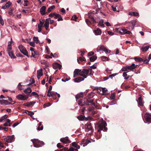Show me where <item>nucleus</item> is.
Here are the masks:
<instances>
[{
  "instance_id": "59",
  "label": "nucleus",
  "mask_w": 151,
  "mask_h": 151,
  "mask_svg": "<svg viewBox=\"0 0 151 151\" xmlns=\"http://www.w3.org/2000/svg\"><path fill=\"white\" fill-rule=\"evenodd\" d=\"M14 10V9H10V10L9 11L8 13L10 15H12L13 13V11Z\"/></svg>"
},
{
  "instance_id": "2",
  "label": "nucleus",
  "mask_w": 151,
  "mask_h": 151,
  "mask_svg": "<svg viewBox=\"0 0 151 151\" xmlns=\"http://www.w3.org/2000/svg\"><path fill=\"white\" fill-rule=\"evenodd\" d=\"M31 141L32 142L34 147H41L44 145V142L42 141H40L38 139H32Z\"/></svg>"
},
{
  "instance_id": "26",
  "label": "nucleus",
  "mask_w": 151,
  "mask_h": 151,
  "mask_svg": "<svg viewBox=\"0 0 151 151\" xmlns=\"http://www.w3.org/2000/svg\"><path fill=\"white\" fill-rule=\"evenodd\" d=\"M83 97V93L81 92L80 93L78 94L76 96V99H78L80 98H82Z\"/></svg>"
},
{
  "instance_id": "37",
  "label": "nucleus",
  "mask_w": 151,
  "mask_h": 151,
  "mask_svg": "<svg viewBox=\"0 0 151 151\" xmlns=\"http://www.w3.org/2000/svg\"><path fill=\"white\" fill-rule=\"evenodd\" d=\"M72 145L77 149H80V146L75 142H73L72 143Z\"/></svg>"
},
{
  "instance_id": "38",
  "label": "nucleus",
  "mask_w": 151,
  "mask_h": 151,
  "mask_svg": "<svg viewBox=\"0 0 151 151\" xmlns=\"http://www.w3.org/2000/svg\"><path fill=\"white\" fill-rule=\"evenodd\" d=\"M55 6L54 5H52L50 7L48 8L47 10V12L48 13L50 12L53 9L55 8Z\"/></svg>"
},
{
  "instance_id": "23",
  "label": "nucleus",
  "mask_w": 151,
  "mask_h": 151,
  "mask_svg": "<svg viewBox=\"0 0 151 151\" xmlns=\"http://www.w3.org/2000/svg\"><path fill=\"white\" fill-rule=\"evenodd\" d=\"M123 29V28H115V32H119L120 34L122 35H123V33L121 31V30L122 31V30Z\"/></svg>"
},
{
  "instance_id": "47",
  "label": "nucleus",
  "mask_w": 151,
  "mask_h": 151,
  "mask_svg": "<svg viewBox=\"0 0 151 151\" xmlns=\"http://www.w3.org/2000/svg\"><path fill=\"white\" fill-rule=\"evenodd\" d=\"M0 23L1 24L2 26H3L4 24V22L3 20L1 15H0Z\"/></svg>"
},
{
  "instance_id": "58",
  "label": "nucleus",
  "mask_w": 151,
  "mask_h": 151,
  "mask_svg": "<svg viewBox=\"0 0 151 151\" xmlns=\"http://www.w3.org/2000/svg\"><path fill=\"white\" fill-rule=\"evenodd\" d=\"M70 79V77L68 78H66L65 80L63 79H62V81L64 82H65L66 81H68Z\"/></svg>"
},
{
  "instance_id": "3",
  "label": "nucleus",
  "mask_w": 151,
  "mask_h": 151,
  "mask_svg": "<svg viewBox=\"0 0 151 151\" xmlns=\"http://www.w3.org/2000/svg\"><path fill=\"white\" fill-rule=\"evenodd\" d=\"M18 48L21 52L24 55L28 56V53L27 52L26 48L22 45L18 46Z\"/></svg>"
},
{
  "instance_id": "17",
  "label": "nucleus",
  "mask_w": 151,
  "mask_h": 151,
  "mask_svg": "<svg viewBox=\"0 0 151 151\" xmlns=\"http://www.w3.org/2000/svg\"><path fill=\"white\" fill-rule=\"evenodd\" d=\"M42 75V68H41L40 70L37 71V77L39 79Z\"/></svg>"
},
{
  "instance_id": "25",
  "label": "nucleus",
  "mask_w": 151,
  "mask_h": 151,
  "mask_svg": "<svg viewBox=\"0 0 151 151\" xmlns=\"http://www.w3.org/2000/svg\"><path fill=\"white\" fill-rule=\"evenodd\" d=\"M122 31L123 33V34H132L131 32L129 31H128L126 29L124 28V27H123V29L122 30Z\"/></svg>"
},
{
  "instance_id": "19",
  "label": "nucleus",
  "mask_w": 151,
  "mask_h": 151,
  "mask_svg": "<svg viewBox=\"0 0 151 151\" xmlns=\"http://www.w3.org/2000/svg\"><path fill=\"white\" fill-rule=\"evenodd\" d=\"M82 71L83 73L85 74V75H83L84 76V78H86L89 76V70L83 69Z\"/></svg>"
},
{
  "instance_id": "7",
  "label": "nucleus",
  "mask_w": 151,
  "mask_h": 151,
  "mask_svg": "<svg viewBox=\"0 0 151 151\" xmlns=\"http://www.w3.org/2000/svg\"><path fill=\"white\" fill-rule=\"evenodd\" d=\"M146 121L149 123H151V115L148 113H146L145 115Z\"/></svg>"
},
{
  "instance_id": "57",
  "label": "nucleus",
  "mask_w": 151,
  "mask_h": 151,
  "mask_svg": "<svg viewBox=\"0 0 151 151\" xmlns=\"http://www.w3.org/2000/svg\"><path fill=\"white\" fill-rule=\"evenodd\" d=\"M60 16V15L58 14H57L55 13L54 17L55 19H57V18H58Z\"/></svg>"
},
{
  "instance_id": "43",
  "label": "nucleus",
  "mask_w": 151,
  "mask_h": 151,
  "mask_svg": "<svg viewBox=\"0 0 151 151\" xmlns=\"http://www.w3.org/2000/svg\"><path fill=\"white\" fill-rule=\"evenodd\" d=\"M33 41L36 43L37 44L39 43V40L38 37H33Z\"/></svg>"
},
{
  "instance_id": "61",
  "label": "nucleus",
  "mask_w": 151,
  "mask_h": 151,
  "mask_svg": "<svg viewBox=\"0 0 151 151\" xmlns=\"http://www.w3.org/2000/svg\"><path fill=\"white\" fill-rule=\"evenodd\" d=\"M57 147H58L59 148H62L63 147V146L60 145V143H58L57 144Z\"/></svg>"
},
{
  "instance_id": "50",
  "label": "nucleus",
  "mask_w": 151,
  "mask_h": 151,
  "mask_svg": "<svg viewBox=\"0 0 151 151\" xmlns=\"http://www.w3.org/2000/svg\"><path fill=\"white\" fill-rule=\"evenodd\" d=\"M18 89L20 90H22L23 89V88L22 87V85H21V83H19L18 85Z\"/></svg>"
},
{
  "instance_id": "45",
  "label": "nucleus",
  "mask_w": 151,
  "mask_h": 151,
  "mask_svg": "<svg viewBox=\"0 0 151 151\" xmlns=\"http://www.w3.org/2000/svg\"><path fill=\"white\" fill-rule=\"evenodd\" d=\"M104 21L103 20H101L99 22V25L103 27H104V24H103Z\"/></svg>"
},
{
  "instance_id": "20",
  "label": "nucleus",
  "mask_w": 151,
  "mask_h": 151,
  "mask_svg": "<svg viewBox=\"0 0 151 151\" xmlns=\"http://www.w3.org/2000/svg\"><path fill=\"white\" fill-rule=\"evenodd\" d=\"M137 66V65L135 66V64L134 63H132L130 66H127L128 70H130L134 69L136 68Z\"/></svg>"
},
{
  "instance_id": "30",
  "label": "nucleus",
  "mask_w": 151,
  "mask_h": 151,
  "mask_svg": "<svg viewBox=\"0 0 151 151\" xmlns=\"http://www.w3.org/2000/svg\"><path fill=\"white\" fill-rule=\"evenodd\" d=\"M35 103V102H30L24 103V105L25 106L28 107L29 106H30L32 104H34Z\"/></svg>"
},
{
  "instance_id": "10",
  "label": "nucleus",
  "mask_w": 151,
  "mask_h": 151,
  "mask_svg": "<svg viewBox=\"0 0 151 151\" xmlns=\"http://www.w3.org/2000/svg\"><path fill=\"white\" fill-rule=\"evenodd\" d=\"M78 119L80 120H85L86 121L91 120L92 119L91 117L88 116L87 117H85V116L81 115L80 116H78Z\"/></svg>"
},
{
  "instance_id": "39",
  "label": "nucleus",
  "mask_w": 151,
  "mask_h": 151,
  "mask_svg": "<svg viewBox=\"0 0 151 151\" xmlns=\"http://www.w3.org/2000/svg\"><path fill=\"white\" fill-rule=\"evenodd\" d=\"M9 55L11 58H15L13 53L12 51L8 52Z\"/></svg>"
},
{
  "instance_id": "41",
  "label": "nucleus",
  "mask_w": 151,
  "mask_h": 151,
  "mask_svg": "<svg viewBox=\"0 0 151 151\" xmlns=\"http://www.w3.org/2000/svg\"><path fill=\"white\" fill-rule=\"evenodd\" d=\"M97 57L96 56H93L90 58V60L91 62H93L96 59Z\"/></svg>"
},
{
  "instance_id": "16",
  "label": "nucleus",
  "mask_w": 151,
  "mask_h": 151,
  "mask_svg": "<svg viewBox=\"0 0 151 151\" xmlns=\"http://www.w3.org/2000/svg\"><path fill=\"white\" fill-rule=\"evenodd\" d=\"M46 7L45 6H42L40 9V12L42 15H44L45 14Z\"/></svg>"
},
{
  "instance_id": "14",
  "label": "nucleus",
  "mask_w": 151,
  "mask_h": 151,
  "mask_svg": "<svg viewBox=\"0 0 151 151\" xmlns=\"http://www.w3.org/2000/svg\"><path fill=\"white\" fill-rule=\"evenodd\" d=\"M86 130L87 131H90V132H92L93 131L92 127L91 125L90 124H87L86 125Z\"/></svg>"
},
{
  "instance_id": "1",
  "label": "nucleus",
  "mask_w": 151,
  "mask_h": 151,
  "mask_svg": "<svg viewBox=\"0 0 151 151\" xmlns=\"http://www.w3.org/2000/svg\"><path fill=\"white\" fill-rule=\"evenodd\" d=\"M95 125V127L97 128V131L98 132L101 130L104 131H106L107 130L106 126L107 125L105 121H102L99 122Z\"/></svg>"
},
{
  "instance_id": "21",
  "label": "nucleus",
  "mask_w": 151,
  "mask_h": 151,
  "mask_svg": "<svg viewBox=\"0 0 151 151\" xmlns=\"http://www.w3.org/2000/svg\"><path fill=\"white\" fill-rule=\"evenodd\" d=\"M94 33L96 35H100L101 34V31L99 28H97L94 31Z\"/></svg>"
},
{
  "instance_id": "56",
  "label": "nucleus",
  "mask_w": 151,
  "mask_h": 151,
  "mask_svg": "<svg viewBox=\"0 0 151 151\" xmlns=\"http://www.w3.org/2000/svg\"><path fill=\"white\" fill-rule=\"evenodd\" d=\"M77 18V17L75 15H74L71 18V20L74 21H76Z\"/></svg>"
},
{
  "instance_id": "48",
  "label": "nucleus",
  "mask_w": 151,
  "mask_h": 151,
  "mask_svg": "<svg viewBox=\"0 0 151 151\" xmlns=\"http://www.w3.org/2000/svg\"><path fill=\"white\" fill-rule=\"evenodd\" d=\"M44 22L43 20L42 21L40 20V23L38 25V27H42Z\"/></svg>"
},
{
  "instance_id": "24",
  "label": "nucleus",
  "mask_w": 151,
  "mask_h": 151,
  "mask_svg": "<svg viewBox=\"0 0 151 151\" xmlns=\"http://www.w3.org/2000/svg\"><path fill=\"white\" fill-rule=\"evenodd\" d=\"M10 120L9 119H8L6 120V122H5L3 125L5 127L10 126L11 124L10 123Z\"/></svg>"
},
{
  "instance_id": "60",
  "label": "nucleus",
  "mask_w": 151,
  "mask_h": 151,
  "mask_svg": "<svg viewBox=\"0 0 151 151\" xmlns=\"http://www.w3.org/2000/svg\"><path fill=\"white\" fill-rule=\"evenodd\" d=\"M122 70L124 71H127L128 70L127 66L122 68Z\"/></svg>"
},
{
  "instance_id": "52",
  "label": "nucleus",
  "mask_w": 151,
  "mask_h": 151,
  "mask_svg": "<svg viewBox=\"0 0 151 151\" xmlns=\"http://www.w3.org/2000/svg\"><path fill=\"white\" fill-rule=\"evenodd\" d=\"M31 96H37V97L39 96V94L36 93L35 92H32V93H31Z\"/></svg>"
},
{
  "instance_id": "15",
  "label": "nucleus",
  "mask_w": 151,
  "mask_h": 151,
  "mask_svg": "<svg viewBox=\"0 0 151 151\" xmlns=\"http://www.w3.org/2000/svg\"><path fill=\"white\" fill-rule=\"evenodd\" d=\"M84 80V78L81 77H79L78 78L73 79V81L75 82L79 83Z\"/></svg>"
},
{
  "instance_id": "51",
  "label": "nucleus",
  "mask_w": 151,
  "mask_h": 151,
  "mask_svg": "<svg viewBox=\"0 0 151 151\" xmlns=\"http://www.w3.org/2000/svg\"><path fill=\"white\" fill-rule=\"evenodd\" d=\"M101 39L103 42H106L107 41V39L106 37L104 35L102 36Z\"/></svg>"
},
{
  "instance_id": "33",
  "label": "nucleus",
  "mask_w": 151,
  "mask_h": 151,
  "mask_svg": "<svg viewBox=\"0 0 151 151\" xmlns=\"http://www.w3.org/2000/svg\"><path fill=\"white\" fill-rule=\"evenodd\" d=\"M31 55V56L35 58H37L38 56L37 52H35V51H32V52Z\"/></svg>"
},
{
  "instance_id": "9",
  "label": "nucleus",
  "mask_w": 151,
  "mask_h": 151,
  "mask_svg": "<svg viewBox=\"0 0 151 151\" xmlns=\"http://www.w3.org/2000/svg\"><path fill=\"white\" fill-rule=\"evenodd\" d=\"M141 95H139L140 96L137 100L138 103V105L139 106H144L143 103L142 102V100Z\"/></svg>"
},
{
  "instance_id": "34",
  "label": "nucleus",
  "mask_w": 151,
  "mask_h": 151,
  "mask_svg": "<svg viewBox=\"0 0 151 151\" xmlns=\"http://www.w3.org/2000/svg\"><path fill=\"white\" fill-rule=\"evenodd\" d=\"M136 23V21L135 20H132L131 22V24H130L131 26V29H133Z\"/></svg>"
},
{
  "instance_id": "44",
  "label": "nucleus",
  "mask_w": 151,
  "mask_h": 151,
  "mask_svg": "<svg viewBox=\"0 0 151 151\" xmlns=\"http://www.w3.org/2000/svg\"><path fill=\"white\" fill-rule=\"evenodd\" d=\"M7 117L8 115L6 114L5 115L0 119V122H1L2 121L4 120L5 119L7 118Z\"/></svg>"
},
{
  "instance_id": "11",
  "label": "nucleus",
  "mask_w": 151,
  "mask_h": 151,
  "mask_svg": "<svg viewBox=\"0 0 151 151\" xmlns=\"http://www.w3.org/2000/svg\"><path fill=\"white\" fill-rule=\"evenodd\" d=\"M57 94V93L54 91L51 92L50 93H47V96L48 97H52L53 98L55 99L56 98L55 97L56 96V95Z\"/></svg>"
},
{
  "instance_id": "32",
  "label": "nucleus",
  "mask_w": 151,
  "mask_h": 151,
  "mask_svg": "<svg viewBox=\"0 0 151 151\" xmlns=\"http://www.w3.org/2000/svg\"><path fill=\"white\" fill-rule=\"evenodd\" d=\"M134 59L137 62H141L143 60L142 58L138 57H134Z\"/></svg>"
},
{
  "instance_id": "6",
  "label": "nucleus",
  "mask_w": 151,
  "mask_h": 151,
  "mask_svg": "<svg viewBox=\"0 0 151 151\" xmlns=\"http://www.w3.org/2000/svg\"><path fill=\"white\" fill-rule=\"evenodd\" d=\"M14 135L8 136L5 139V140L8 143H11L14 140Z\"/></svg>"
},
{
  "instance_id": "8",
  "label": "nucleus",
  "mask_w": 151,
  "mask_h": 151,
  "mask_svg": "<svg viewBox=\"0 0 151 151\" xmlns=\"http://www.w3.org/2000/svg\"><path fill=\"white\" fill-rule=\"evenodd\" d=\"M60 141L63 143L65 144L70 143V141L69 139L67 137L61 138L60 139Z\"/></svg>"
},
{
  "instance_id": "55",
  "label": "nucleus",
  "mask_w": 151,
  "mask_h": 151,
  "mask_svg": "<svg viewBox=\"0 0 151 151\" xmlns=\"http://www.w3.org/2000/svg\"><path fill=\"white\" fill-rule=\"evenodd\" d=\"M29 44L32 47H34L35 46V44L34 42H29Z\"/></svg>"
},
{
  "instance_id": "53",
  "label": "nucleus",
  "mask_w": 151,
  "mask_h": 151,
  "mask_svg": "<svg viewBox=\"0 0 151 151\" xmlns=\"http://www.w3.org/2000/svg\"><path fill=\"white\" fill-rule=\"evenodd\" d=\"M101 58L103 61L108 60V58L107 57L104 56H102Z\"/></svg>"
},
{
  "instance_id": "35",
  "label": "nucleus",
  "mask_w": 151,
  "mask_h": 151,
  "mask_svg": "<svg viewBox=\"0 0 151 151\" xmlns=\"http://www.w3.org/2000/svg\"><path fill=\"white\" fill-rule=\"evenodd\" d=\"M113 74H112L109 75V76L104 77L103 78V79L104 81H106L108 79H109V78L112 79L113 78Z\"/></svg>"
},
{
  "instance_id": "12",
  "label": "nucleus",
  "mask_w": 151,
  "mask_h": 151,
  "mask_svg": "<svg viewBox=\"0 0 151 151\" xmlns=\"http://www.w3.org/2000/svg\"><path fill=\"white\" fill-rule=\"evenodd\" d=\"M0 104L2 105H8L10 104L11 103L6 100H0Z\"/></svg>"
},
{
  "instance_id": "22",
  "label": "nucleus",
  "mask_w": 151,
  "mask_h": 151,
  "mask_svg": "<svg viewBox=\"0 0 151 151\" xmlns=\"http://www.w3.org/2000/svg\"><path fill=\"white\" fill-rule=\"evenodd\" d=\"M32 90L29 87H28L24 90V92L28 95L29 93H30L32 92Z\"/></svg>"
},
{
  "instance_id": "46",
  "label": "nucleus",
  "mask_w": 151,
  "mask_h": 151,
  "mask_svg": "<svg viewBox=\"0 0 151 151\" xmlns=\"http://www.w3.org/2000/svg\"><path fill=\"white\" fill-rule=\"evenodd\" d=\"M26 113L28 114L29 115H30L31 117L33 118L32 117V116L34 114V113L33 112L31 111H27V112H26Z\"/></svg>"
},
{
  "instance_id": "28",
  "label": "nucleus",
  "mask_w": 151,
  "mask_h": 151,
  "mask_svg": "<svg viewBox=\"0 0 151 151\" xmlns=\"http://www.w3.org/2000/svg\"><path fill=\"white\" fill-rule=\"evenodd\" d=\"M129 15L134 16H139V14L138 13L136 12H129Z\"/></svg>"
},
{
  "instance_id": "64",
  "label": "nucleus",
  "mask_w": 151,
  "mask_h": 151,
  "mask_svg": "<svg viewBox=\"0 0 151 151\" xmlns=\"http://www.w3.org/2000/svg\"><path fill=\"white\" fill-rule=\"evenodd\" d=\"M94 54V53L92 52H89L88 53V55L89 56H91L93 55Z\"/></svg>"
},
{
  "instance_id": "29",
  "label": "nucleus",
  "mask_w": 151,
  "mask_h": 151,
  "mask_svg": "<svg viewBox=\"0 0 151 151\" xmlns=\"http://www.w3.org/2000/svg\"><path fill=\"white\" fill-rule=\"evenodd\" d=\"M149 47L150 46H149L142 47L141 49L143 52H146L148 50Z\"/></svg>"
},
{
  "instance_id": "31",
  "label": "nucleus",
  "mask_w": 151,
  "mask_h": 151,
  "mask_svg": "<svg viewBox=\"0 0 151 151\" xmlns=\"http://www.w3.org/2000/svg\"><path fill=\"white\" fill-rule=\"evenodd\" d=\"M93 99L90 100L89 99H88L86 100V101H85V103L86 105H88L89 103H91L93 102Z\"/></svg>"
},
{
  "instance_id": "63",
  "label": "nucleus",
  "mask_w": 151,
  "mask_h": 151,
  "mask_svg": "<svg viewBox=\"0 0 151 151\" xmlns=\"http://www.w3.org/2000/svg\"><path fill=\"white\" fill-rule=\"evenodd\" d=\"M145 60H142V62H144V63H145L147 64L148 63V62L149 61V60H147L146 59V58H145Z\"/></svg>"
},
{
  "instance_id": "13",
  "label": "nucleus",
  "mask_w": 151,
  "mask_h": 151,
  "mask_svg": "<svg viewBox=\"0 0 151 151\" xmlns=\"http://www.w3.org/2000/svg\"><path fill=\"white\" fill-rule=\"evenodd\" d=\"M12 4V3L9 1L5 5L2 6L1 9H4L8 8Z\"/></svg>"
},
{
  "instance_id": "5",
  "label": "nucleus",
  "mask_w": 151,
  "mask_h": 151,
  "mask_svg": "<svg viewBox=\"0 0 151 151\" xmlns=\"http://www.w3.org/2000/svg\"><path fill=\"white\" fill-rule=\"evenodd\" d=\"M103 50L106 53L110 52V50H107L104 45H101L98 47L97 48V51L99 52V50Z\"/></svg>"
},
{
  "instance_id": "49",
  "label": "nucleus",
  "mask_w": 151,
  "mask_h": 151,
  "mask_svg": "<svg viewBox=\"0 0 151 151\" xmlns=\"http://www.w3.org/2000/svg\"><path fill=\"white\" fill-rule=\"evenodd\" d=\"M93 109H94V108L93 106H89L88 108V111L91 112Z\"/></svg>"
},
{
  "instance_id": "40",
  "label": "nucleus",
  "mask_w": 151,
  "mask_h": 151,
  "mask_svg": "<svg viewBox=\"0 0 151 151\" xmlns=\"http://www.w3.org/2000/svg\"><path fill=\"white\" fill-rule=\"evenodd\" d=\"M88 144V142H87L86 140H83L80 143L81 145H83V147H85Z\"/></svg>"
},
{
  "instance_id": "62",
  "label": "nucleus",
  "mask_w": 151,
  "mask_h": 151,
  "mask_svg": "<svg viewBox=\"0 0 151 151\" xmlns=\"http://www.w3.org/2000/svg\"><path fill=\"white\" fill-rule=\"evenodd\" d=\"M28 2V0H24V6H27L28 5L27 3Z\"/></svg>"
},
{
  "instance_id": "4",
  "label": "nucleus",
  "mask_w": 151,
  "mask_h": 151,
  "mask_svg": "<svg viewBox=\"0 0 151 151\" xmlns=\"http://www.w3.org/2000/svg\"><path fill=\"white\" fill-rule=\"evenodd\" d=\"M16 97L19 100L25 101L27 100L29 98L28 95H25L24 94H19L17 95Z\"/></svg>"
},
{
  "instance_id": "27",
  "label": "nucleus",
  "mask_w": 151,
  "mask_h": 151,
  "mask_svg": "<svg viewBox=\"0 0 151 151\" xmlns=\"http://www.w3.org/2000/svg\"><path fill=\"white\" fill-rule=\"evenodd\" d=\"M85 58L83 57H80L78 58L77 59V61L79 63H81V62H81L85 61Z\"/></svg>"
},
{
  "instance_id": "36",
  "label": "nucleus",
  "mask_w": 151,
  "mask_h": 151,
  "mask_svg": "<svg viewBox=\"0 0 151 151\" xmlns=\"http://www.w3.org/2000/svg\"><path fill=\"white\" fill-rule=\"evenodd\" d=\"M81 70H80L78 69H76L74 71V73H75V74H77L78 75H79V74L81 73Z\"/></svg>"
},
{
  "instance_id": "54",
  "label": "nucleus",
  "mask_w": 151,
  "mask_h": 151,
  "mask_svg": "<svg viewBox=\"0 0 151 151\" xmlns=\"http://www.w3.org/2000/svg\"><path fill=\"white\" fill-rule=\"evenodd\" d=\"M68 150V148H67L63 147L62 149H61L59 150V151H67Z\"/></svg>"
},
{
  "instance_id": "42",
  "label": "nucleus",
  "mask_w": 151,
  "mask_h": 151,
  "mask_svg": "<svg viewBox=\"0 0 151 151\" xmlns=\"http://www.w3.org/2000/svg\"><path fill=\"white\" fill-rule=\"evenodd\" d=\"M78 104L80 106H83L84 105V104L83 103V100L82 99L79 100L78 101Z\"/></svg>"
},
{
  "instance_id": "18",
  "label": "nucleus",
  "mask_w": 151,
  "mask_h": 151,
  "mask_svg": "<svg viewBox=\"0 0 151 151\" xmlns=\"http://www.w3.org/2000/svg\"><path fill=\"white\" fill-rule=\"evenodd\" d=\"M49 19H46L45 24H44V26L45 27L46 30H47L48 28L49 27Z\"/></svg>"
}]
</instances>
